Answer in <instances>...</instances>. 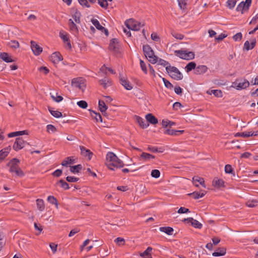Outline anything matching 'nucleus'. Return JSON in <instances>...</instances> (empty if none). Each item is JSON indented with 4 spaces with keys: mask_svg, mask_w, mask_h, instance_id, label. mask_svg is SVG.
<instances>
[{
    "mask_svg": "<svg viewBox=\"0 0 258 258\" xmlns=\"http://www.w3.org/2000/svg\"><path fill=\"white\" fill-rule=\"evenodd\" d=\"M105 164L109 169L112 170H114V168H121L124 166L122 161L111 152H108L106 155Z\"/></svg>",
    "mask_w": 258,
    "mask_h": 258,
    "instance_id": "f257e3e1",
    "label": "nucleus"
},
{
    "mask_svg": "<svg viewBox=\"0 0 258 258\" xmlns=\"http://www.w3.org/2000/svg\"><path fill=\"white\" fill-rule=\"evenodd\" d=\"M19 159L13 158L7 164V166L10 167L9 171L11 173H15L17 176L21 177L24 176V174L19 166Z\"/></svg>",
    "mask_w": 258,
    "mask_h": 258,
    "instance_id": "f03ea898",
    "label": "nucleus"
},
{
    "mask_svg": "<svg viewBox=\"0 0 258 258\" xmlns=\"http://www.w3.org/2000/svg\"><path fill=\"white\" fill-rule=\"evenodd\" d=\"M143 50L146 58L148 59L149 61L153 64L157 62L158 57L155 55L153 50L150 45L148 44L143 45Z\"/></svg>",
    "mask_w": 258,
    "mask_h": 258,
    "instance_id": "7ed1b4c3",
    "label": "nucleus"
},
{
    "mask_svg": "<svg viewBox=\"0 0 258 258\" xmlns=\"http://www.w3.org/2000/svg\"><path fill=\"white\" fill-rule=\"evenodd\" d=\"M174 54L179 58L185 60H191L194 59L195 54L192 51H188L185 49H181L174 51Z\"/></svg>",
    "mask_w": 258,
    "mask_h": 258,
    "instance_id": "20e7f679",
    "label": "nucleus"
},
{
    "mask_svg": "<svg viewBox=\"0 0 258 258\" xmlns=\"http://www.w3.org/2000/svg\"><path fill=\"white\" fill-rule=\"evenodd\" d=\"M166 70L170 77L174 80L178 81L182 79V74L177 68L169 65L166 67Z\"/></svg>",
    "mask_w": 258,
    "mask_h": 258,
    "instance_id": "39448f33",
    "label": "nucleus"
},
{
    "mask_svg": "<svg viewBox=\"0 0 258 258\" xmlns=\"http://www.w3.org/2000/svg\"><path fill=\"white\" fill-rule=\"evenodd\" d=\"M249 86V81L244 78H241L237 79L232 83L231 86L237 90H240L247 88Z\"/></svg>",
    "mask_w": 258,
    "mask_h": 258,
    "instance_id": "423d86ee",
    "label": "nucleus"
},
{
    "mask_svg": "<svg viewBox=\"0 0 258 258\" xmlns=\"http://www.w3.org/2000/svg\"><path fill=\"white\" fill-rule=\"evenodd\" d=\"M124 24L128 29L134 31H139L144 25V24H142L133 19L126 20Z\"/></svg>",
    "mask_w": 258,
    "mask_h": 258,
    "instance_id": "0eeeda50",
    "label": "nucleus"
},
{
    "mask_svg": "<svg viewBox=\"0 0 258 258\" xmlns=\"http://www.w3.org/2000/svg\"><path fill=\"white\" fill-rule=\"evenodd\" d=\"M72 84L74 87L79 88L82 91H84L86 87L84 80L81 78L73 79L72 81Z\"/></svg>",
    "mask_w": 258,
    "mask_h": 258,
    "instance_id": "6e6552de",
    "label": "nucleus"
},
{
    "mask_svg": "<svg viewBox=\"0 0 258 258\" xmlns=\"http://www.w3.org/2000/svg\"><path fill=\"white\" fill-rule=\"evenodd\" d=\"M108 48L110 51H112L114 54L118 53L119 49L118 40L116 38L112 39L110 41Z\"/></svg>",
    "mask_w": 258,
    "mask_h": 258,
    "instance_id": "1a4fd4ad",
    "label": "nucleus"
},
{
    "mask_svg": "<svg viewBox=\"0 0 258 258\" xmlns=\"http://www.w3.org/2000/svg\"><path fill=\"white\" fill-rule=\"evenodd\" d=\"M27 142L25 141L22 138L19 137L16 139L13 148L15 151H17L24 148Z\"/></svg>",
    "mask_w": 258,
    "mask_h": 258,
    "instance_id": "9d476101",
    "label": "nucleus"
},
{
    "mask_svg": "<svg viewBox=\"0 0 258 258\" xmlns=\"http://www.w3.org/2000/svg\"><path fill=\"white\" fill-rule=\"evenodd\" d=\"M80 149L81 150V154L85 157H87L88 160H91L93 156V153L90 150L86 149L83 146H80Z\"/></svg>",
    "mask_w": 258,
    "mask_h": 258,
    "instance_id": "9b49d317",
    "label": "nucleus"
},
{
    "mask_svg": "<svg viewBox=\"0 0 258 258\" xmlns=\"http://www.w3.org/2000/svg\"><path fill=\"white\" fill-rule=\"evenodd\" d=\"M91 22L98 30L101 31L102 32H104L106 36L108 35V31L107 29L102 26L100 25L99 22L97 19H92Z\"/></svg>",
    "mask_w": 258,
    "mask_h": 258,
    "instance_id": "f8f14e48",
    "label": "nucleus"
},
{
    "mask_svg": "<svg viewBox=\"0 0 258 258\" xmlns=\"http://www.w3.org/2000/svg\"><path fill=\"white\" fill-rule=\"evenodd\" d=\"M192 183L196 187H199V183L203 187L206 188V185L205 184V180L203 178L200 177L198 176H195L192 177Z\"/></svg>",
    "mask_w": 258,
    "mask_h": 258,
    "instance_id": "ddd939ff",
    "label": "nucleus"
},
{
    "mask_svg": "<svg viewBox=\"0 0 258 258\" xmlns=\"http://www.w3.org/2000/svg\"><path fill=\"white\" fill-rule=\"evenodd\" d=\"M120 83L127 90H131L133 89V86L130 83L129 81L120 75L119 77Z\"/></svg>",
    "mask_w": 258,
    "mask_h": 258,
    "instance_id": "4468645a",
    "label": "nucleus"
},
{
    "mask_svg": "<svg viewBox=\"0 0 258 258\" xmlns=\"http://www.w3.org/2000/svg\"><path fill=\"white\" fill-rule=\"evenodd\" d=\"M62 56L58 52H53L50 56V59L54 63H57L62 60Z\"/></svg>",
    "mask_w": 258,
    "mask_h": 258,
    "instance_id": "2eb2a0df",
    "label": "nucleus"
},
{
    "mask_svg": "<svg viewBox=\"0 0 258 258\" xmlns=\"http://www.w3.org/2000/svg\"><path fill=\"white\" fill-rule=\"evenodd\" d=\"M31 47L35 55H38L42 51V48L35 41H31Z\"/></svg>",
    "mask_w": 258,
    "mask_h": 258,
    "instance_id": "dca6fc26",
    "label": "nucleus"
},
{
    "mask_svg": "<svg viewBox=\"0 0 258 258\" xmlns=\"http://www.w3.org/2000/svg\"><path fill=\"white\" fill-rule=\"evenodd\" d=\"M183 222H190L191 225L195 228L201 229L202 227V224L200 223L198 221L192 218H185L183 220Z\"/></svg>",
    "mask_w": 258,
    "mask_h": 258,
    "instance_id": "f3484780",
    "label": "nucleus"
},
{
    "mask_svg": "<svg viewBox=\"0 0 258 258\" xmlns=\"http://www.w3.org/2000/svg\"><path fill=\"white\" fill-rule=\"evenodd\" d=\"M208 68L205 65H200L196 67L195 70V74L196 75H202L208 71Z\"/></svg>",
    "mask_w": 258,
    "mask_h": 258,
    "instance_id": "a211bd4d",
    "label": "nucleus"
},
{
    "mask_svg": "<svg viewBox=\"0 0 258 258\" xmlns=\"http://www.w3.org/2000/svg\"><path fill=\"white\" fill-rule=\"evenodd\" d=\"M136 121L143 128H146L149 126V123L142 117L139 116H135Z\"/></svg>",
    "mask_w": 258,
    "mask_h": 258,
    "instance_id": "6ab92c4d",
    "label": "nucleus"
},
{
    "mask_svg": "<svg viewBox=\"0 0 258 258\" xmlns=\"http://www.w3.org/2000/svg\"><path fill=\"white\" fill-rule=\"evenodd\" d=\"M99 82V84L105 89L112 85L111 81L107 77H105L103 79L100 80Z\"/></svg>",
    "mask_w": 258,
    "mask_h": 258,
    "instance_id": "aec40b11",
    "label": "nucleus"
},
{
    "mask_svg": "<svg viewBox=\"0 0 258 258\" xmlns=\"http://www.w3.org/2000/svg\"><path fill=\"white\" fill-rule=\"evenodd\" d=\"M0 58L6 62H11L14 61L12 56L6 52L1 53Z\"/></svg>",
    "mask_w": 258,
    "mask_h": 258,
    "instance_id": "412c9836",
    "label": "nucleus"
},
{
    "mask_svg": "<svg viewBox=\"0 0 258 258\" xmlns=\"http://www.w3.org/2000/svg\"><path fill=\"white\" fill-rule=\"evenodd\" d=\"M146 119L147 120V122H150L153 124H156L158 123V119L156 117H155L154 115L151 113H148L146 115Z\"/></svg>",
    "mask_w": 258,
    "mask_h": 258,
    "instance_id": "4be33fe9",
    "label": "nucleus"
},
{
    "mask_svg": "<svg viewBox=\"0 0 258 258\" xmlns=\"http://www.w3.org/2000/svg\"><path fill=\"white\" fill-rule=\"evenodd\" d=\"M11 147L9 146L0 151V161L4 160L8 156Z\"/></svg>",
    "mask_w": 258,
    "mask_h": 258,
    "instance_id": "5701e85b",
    "label": "nucleus"
},
{
    "mask_svg": "<svg viewBox=\"0 0 258 258\" xmlns=\"http://www.w3.org/2000/svg\"><path fill=\"white\" fill-rule=\"evenodd\" d=\"M213 185L217 187L220 188L224 186V181L221 179L215 178L213 180Z\"/></svg>",
    "mask_w": 258,
    "mask_h": 258,
    "instance_id": "b1692460",
    "label": "nucleus"
},
{
    "mask_svg": "<svg viewBox=\"0 0 258 258\" xmlns=\"http://www.w3.org/2000/svg\"><path fill=\"white\" fill-rule=\"evenodd\" d=\"M99 110L102 112V114H106V111L108 107L106 105L105 102L103 100H100L99 101Z\"/></svg>",
    "mask_w": 258,
    "mask_h": 258,
    "instance_id": "393cba45",
    "label": "nucleus"
},
{
    "mask_svg": "<svg viewBox=\"0 0 258 258\" xmlns=\"http://www.w3.org/2000/svg\"><path fill=\"white\" fill-rule=\"evenodd\" d=\"M248 8H247V6L244 2H241L237 7L236 10L237 11L241 12V14H243L244 12L247 11Z\"/></svg>",
    "mask_w": 258,
    "mask_h": 258,
    "instance_id": "a878e982",
    "label": "nucleus"
},
{
    "mask_svg": "<svg viewBox=\"0 0 258 258\" xmlns=\"http://www.w3.org/2000/svg\"><path fill=\"white\" fill-rule=\"evenodd\" d=\"M226 249L224 247L219 248L217 251H215L212 253V255L214 256H220L225 254Z\"/></svg>",
    "mask_w": 258,
    "mask_h": 258,
    "instance_id": "bb28decb",
    "label": "nucleus"
},
{
    "mask_svg": "<svg viewBox=\"0 0 258 258\" xmlns=\"http://www.w3.org/2000/svg\"><path fill=\"white\" fill-rule=\"evenodd\" d=\"M159 230L162 232H164L169 235L173 234V229L170 227H160Z\"/></svg>",
    "mask_w": 258,
    "mask_h": 258,
    "instance_id": "cd10ccee",
    "label": "nucleus"
},
{
    "mask_svg": "<svg viewBox=\"0 0 258 258\" xmlns=\"http://www.w3.org/2000/svg\"><path fill=\"white\" fill-rule=\"evenodd\" d=\"M91 116L94 118L97 122H102V118L99 113H97L94 111L90 112Z\"/></svg>",
    "mask_w": 258,
    "mask_h": 258,
    "instance_id": "c85d7f7f",
    "label": "nucleus"
},
{
    "mask_svg": "<svg viewBox=\"0 0 258 258\" xmlns=\"http://www.w3.org/2000/svg\"><path fill=\"white\" fill-rule=\"evenodd\" d=\"M255 40H253L250 44L248 41H246L244 44V48L246 50L252 49L255 46Z\"/></svg>",
    "mask_w": 258,
    "mask_h": 258,
    "instance_id": "c756f323",
    "label": "nucleus"
},
{
    "mask_svg": "<svg viewBox=\"0 0 258 258\" xmlns=\"http://www.w3.org/2000/svg\"><path fill=\"white\" fill-rule=\"evenodd\" d=\"M75 163V160L72 159V157H67L65 160H63L61 164L63 166L67 167L69 164H74Z\"/></svg>",
    "mask_w": 258,
    "mask_h": 258,
    "instance_id": "7c9ffc66",
    "label": "nucleus"
},
{
    "mask_svg": "<svg viewBox=\"0 0 258 258\" xmlns=\"http://www.w3.org/2000/svg\"><path fill=\"white\" fill-rule=\"evenodd\" d=\"M196 63L194 61H191L187 63L185 69L187 73H188L192 71V70H196Z\"/></svg>",
    "mask_w": 258,
    "mask_h": 258,
    "instance_id": "2f4dec72",
    "label": "nucleus"
},
{
    "mask_svg": "<svg viewBox=\"0 0 258 258\" xmlns=\"http://www.w3.org/2000/svg\"><path fill=\"white\" fill-rule=\"evenodd\" d=\"M253 134L252 132L237 133L235 134L234 136L236 137H241L243 138H248L252 136Z\"/></svg>",
    "mask_w": 258,
    "mask_h": 258,
    "instance_id": "473e14b6",
    "label": "nucleus"
},
{
    "mask_svg": "<svg viewBox=\"0 0 258 258\" xmlns=\"http://www.w3.org/2000/svg\"><path fill=\"white\" fill-rule=\"evenodd\" d=\"M69 25L71 30L74 33H77L78 32V28L77 25L75 24L73 20L70 19L69 20Z\"/></svg>",
    "mask_w": 258,
    "mask_h": 258,
    "instance_id": "72a5a7b5",
    "label": "nucleus"
},
{
    "mask_svg": "<svg viewBox=\"0 0 258 258\" xmlns=\"http://www.w3.org/2000/svg\"><path fill=\"white\" fill-rule=\"evenodd\" d=\"M205 194L206 191H205L202 193H199L198 192L195 191L194 192L188 194V195L190 196H192L195 199H198L200 198L203 197L205 195Z\"/></svg>",
    "mask_w": 258,
    "mask_h": 258,
    "instance_id": "f704fd0d",
    "label": "nucleus"
},
{
    "mask_svg": "<svg viewBox=\"0 0 258 258\" xmlns=\"http://www.w3.org/2000/svg\"><path fill=\"white\" fill-rule=\"evenodd\" d=\"M82 168V166L81 164L72 166L70 167V171L73 173H79Z\"/></svg>",
    "mask_w": 258,
    "mask_h": 258,
    "instance_id": "c9c22d12",
    "label": "nucleus"
},
{
    "mask_svg": "<svg viewBox=\"0 0 258 258\" xmlns=\"http://www.w3.org/2000/svg\"><path fill=\"white\" fill-rule=\"evenodd\" d=\"M246 206L250 208H254L258 205V201L256 200H248L246 203Z\"/></svg>",
    "mask_w": 258,
    "mask_h": 258,
    "instance_id": "e433bc0d",
    "label": "nucleus"
},
{
    "mask_svg": "<svg viewBox=\"0 0 258 258\" xmlns=\"http://www.w3.org/2000/svg\"><path fill=\"white\" fill-rule=\"evenodd\" d=\"M49 111L51 113L52 115H53L54 117L58 118L61 116H62V113L61 112L57 111V110H53L52 108L49 107L48 108Z\"/></svg>",
    "mask_w": 258,
    "mask_h": 258,
    "instance_id": "4c0bfd02",
    "label": "nucleus"
},
{
    "mask_svg": "<svg viewBox=\"0 0 258 258\" xmlns=\"http://www.w3.org/2000/svg\"><path fill=\"white\" fill-rule=\"evenodd\" d=\"M36 203L38 209L40 211H42L44 210V202L41 199H37L36 200Z\"/></svg>",
    "mask_w": 258,
    "mask_h": 258,
    "instance_id": "58836bf2",
    "label": "nucleus"
},
{
    "mask_svg": "<svg viewBox=\"0 0 258 258\" xmlns=\"http://www.w3.org/2000/svg\"><path fill=\"white\" fill-rule=\"evenodd\" d=\"M56 184H60L61 187H62L65 190H67V189H68L70 188L69 184L62 179H60V180H59L57 182Z\"/></svg>",
    "mask_w": 258,
    "mask_h": 258,
    "instance_id": "ea45409f",
    "label": "nucleus"
},
{
    "mask_svg": "<svg viewBox=\"0 0 258 258\" xmlns=\"http://www.w3.org/2000/svg\"><path fill=\"white\" fill-rule=\"evenodd\" d=\"M48 201L52 204L55 205L57 208H58V202L55 198L53 196H49L47 198Z\"/></svg>",
    "mask_w": 258,
    "mask_h": 258,
    "instance_id": "a19ab883",
    "label": "nucleus"
},
{
    "mask_svg": "<svg viewBox=\"0 0 258 258\" xmlns=\"http://www.w3.org/2000/svg\"><path fill=\"white\" fill-rule=\"evenodd\" d=\"M141 157L143 158L145 160H149L150 159H154L155 158V156L150 154H149V153H144L143 152L141 155Z\"/></svg>",
    "mask_w": 258,
    "mask_h": 258,
    "instance_id": "79ce46f5",
    "label": "nucleus"
},
{
    "mask_svg": "<svg viewBox=\"0 0 258 258\" xmlns=\"http://www.w3.org/2000/svg\"><path fill=\"white\" fill-rule=\"evenodd\" d=\"M148 150L152 152H160L162 153L163 151V150L162 148H157L155 147L149 146L148 148Z\"/></svg>",
    "mask_w": 258,
    "mask_h": 258,
    "instance_id": "37998d69",
    "label": "nucleus"
},
{
    "mask_svg": "<svg viewBox=\"0 0 258 258\" xmlns=\"http://www.w3.org/2000/svg\"><path fill=\"white\" fill-rule=\"evenodd\" d=\"M152 248L148 247L144 252L140 253V256L144 257L146 256H151L150 252L152 251Z\"/></svg>",
    "mask_w": 258,
    "mask_h": 258,
    "instance_id": "c03bdc74",
    "label": "nucleus"
},
{
    "mask_svg": "<svg viewBox=\"0 0 258 258\" xmlns=\"http://www.w3.org/2000/svg\"><path fill=\"white\" fill-rule=\"evenodd\" d=\"M81 14L79 12H76L73 15V18L77 23H80Z\"/></svg>",
    "mask_w": 258,
    "mask_h": 258,
    "instance_id": "a18cd8bd",
    "label": "nucleus"
},
{
    "mask_svg": "<svg viewBox=\"0 0 258 258\" xmlns=\"http://www.w3.org/2000/svg\"><path fill=\"white\" fill-rule=\"evenodd\" d=\"M236 4V0H228L227 2V6L230 9H233Z\"/></svg>",
    "mask_w": 258,
    "mask_h": 258,
    "instance_id": "49530a36",
    "label": "nucleus"
},
{
    "mask_svg": "<svg viewBox=\"0 0 258 258\" xmlns=\"http://www.w3.org/2000/svg\"><path fill=\"white\" fill-rule=\"evenodd\" d=\"M99 5L103 8L107 9L108 6L107 0H98Z\"/></svg>",
    "mask_w": 258,
    "mask_h": 258,
    "instance_id": "de8ad7c7",
    "label": "nucleus"
},
{
    "mask_svg": "<svg viewBox=\"0 0 258 258\" xmlns=\"http://www.w3.org/2000/svg\"><path fill=\"white\" fill-rule=\"evenodd\" d=\"M77 104L80 107L83 109L86 108L88 106L87 102L84 100L79 101Z\"/></svg>",
    "mask_w": 258,
    "mask_h": 258,
    "instance_id": "09e8293b",
    "label": "nucleus"
},
{
    "mask_svg": "<svg viewBox=\"0 0 258 258\" xmlns=\"http://www.w3.org/2000/svg\"><path fill=\"white\" fill-rule=\"evenodd\" d=\"M162 80H163V81L164 83V85L166 88H169L170 89H171L173 88V86L169 81H168L167 80H166L164 78H162Z\"/></svg>",
    "mask_w": 258,
    "mask_h": 258,
    "instance_id": "8fccbe9b",
    "label": "nucleus"
},
{
    "mask_svg": "<svg viewBox=\"0 0 258 258\" xmlns=\"http://www.w3.org/2000/svg\"><path fill=\"white\" fill-rule=\"evenodd\" d=\"M9 45L11 47L17 48L19 47V43L15 40H12L9 42Z\"/></svg>",
    "mask_w": 258,
    "mask_h": 258,
    "instance_id": "3c124183",
    "label": "nucleus"
},
{
    "mask_svg": "<svg viewBox=\"0 0 258 258\" xmlns=\"http://www.w3.org/2000/svg\"><path fill=\"white\" fill-rule=\"evenodd\" d=\"M160 175V172L159 170L157 169H154L151 172V176L154 178H158Z\"/></svg>",
    "mask_w": 258,
    "mask_h": 258,
    "instance_id": "603ef678",
    "label": "nucleus"
},
{
    "mask_svg": "<svg viewBox=\"0 0 258 258\" xmlns=\"http://www.w3.org/2000/svg\"><path fill=\"white\" fill-rule=\"evenodd\" d=\"M211 92L216 97H221L222 96V92L220 90H212Z\"/></svg>",
    "mask_w": 258,
    "mask_h": 258,
    "instance_id": "864d4df0",
    "label": "nucleus"
},
{
    "mask_svg": "<svg viewBox=\"0 0 258 258\" xmlns=\"http://www.w3.org/2000/svg\"><path fill=\"white\" fill-rule=\"evenodd\" d=\"M158 64H160V65H161V66H163L164 67H165V66H168L169 65V63L168 61L163 59H161V58H159V59H158Z\"/></svg>",
    "mask_w": 258,
    "mask_h": 258,
    "instance_id": "5fc2aeb1",
    "label": "nucleus"
},
{
    "mask_svg": "<svg viewBox=\"0 0 258 258\" xmlns=\"http://www.w3.org/2000/svg\"><path fill=\"white\" fill-rule=\"evenodd\" d=\"M165 134H167L171 136H177L176 130L172 129H167L164 132Z\"/></svg>",
    "mask_w": 258,
    "mask_h": 258,
    "instance_id": "6e6d98bb",
    "label": "nucleus"
},
{
    "mask_svg": "<svg viewBox=\"0 0 258 258\" xmlns=\"http://www.w3.org/2000/svg\"><path fill=\"white\" fill-rule=\"evenodd\" d=\"M140 66H141V68L142 69V70L146 74H147V68H146V64L144 62V61L143 60H142V59H140Z\"/></svg>",
    "mask_w": 258,
    "mask_h": 258,
    "instance_id": "4d7b16f0",
    "label": "nucleus"
},
{
    "mask_svg": "<svg viewBox=\"0 0 258 258\" xmlns=\"http://www.w3.org/2000/svg\"><path fill=\"white\" fill-rule=\"evenodd\" d=\"M66 180L70 182H75L78 181L79 180V178L74 176H67L66 177Z\"/></svg>",
    "mask_w": 258,
    "mask_h": 258,
    "instance_id": "13d9d810",
    "label": "nucleus"
},
{
    "mask_svg": "<svg viewBox=\"0 0 258 258\" xmlns=\"http://www.w3.org/2000/svg\"><path fill=\"white\" fill-rule=\"evenodd\" d=\"M225 171L227 173H232L233 172V169L230 165L227 164L225 166Z\"/></svg>",
    "mask_w": 258,
    "mask_h": 258,
    "instance_id": "bf43d9fd",
    "label": "nucleus"
},
{
    "mask_svg": "<svg viewBox=\"0 0 258 258\" xmlns=\"http://www.w3.org/2000/svg\"><path fill=\"white\" fill-rule=\"evenodd\" d=\"M172 35L173 37H174L175 38L179 40H182L184 37L183 35H182V34L176 32L172 33Z\"/></svg>",
    "mask_w": 258,
    "mask_h": 258,
    "instance_id": "052dcab7",
    "label": "nucleus"
},
{
    "mask_svg": "<svg viewBox=\"0 0 258 258\" xmlns=\"http://www.w3.org/2000/svg\"><path fill=\"white\" fill-rule=\"evenodd\" d=\"M46 128H47V131L48 133H50V132H55V131H56V127L52 124L47 125L46 126Z\"/></svg>",
    "mask_w": 258,
    "mask_h": 258,
    "instance_id": "680f3d73",
    "label": "nucleus"
},
{
    "mask_svg": "<svg viewBox=\"0 0 258 258\" xmlns=\"http://www.w3.org/2000/svg\"><path fill=\"white\" fill-rule=\"evenodd\" d=\"M242 37V35L241 33L239 32L233 36V39L236 41H240L241 40Z\"/></svg>",
    "mask_w": 258,
    "mask_h": 258,
    "instance_id": "e2e57ef3",
    "label": "nucleus"
},
{
    "mask_svg": "<svg viewBox=\"0 0 258 258\" xmlns=\"http://www.w3.org/2000/svg\"><path fill=\"white\" fill-rule=\"evenodd\" d=\"M189 210L187 208H185L184 207H180L177 212L179 214H183V213H186L189 212Z\"/></svg>",
    "mask_w": 258,
    "mask_h": 258,
    "instance_id": "0e129e2a",
    "label": "nucleus"
},
{
    "mask_svg": "<svg viewBox=\"0 0 258 258\" xmlns=\"http://www.w3.org/2000/svg\"><path fill=\"white\" fill-rule=\"evenodd\" d=\"M115 242L118 243L119 245H124L125 243V240L123 238L121 237H117L115 239Z\"/></svg>",
    "mask_w": 258,
    "mask_h": 258,
    "instance_id": "69168bd1",
    "label": "nucleus"
},
{
    "mask_svg": "<svg viewBox=\"0 0 258 258\" xmlns=\"http://www.w3.org/2000/svg\"><path fill=\"white\" fill-rule=\"evenodd\" d=\"M59 36L63 40V42L66 43V41L69 40V37L67 34H64L62 32H60Z\"/></svg>",
    "mask_w": 258,
    "mask_h": 258,
    "instance_id": "338daca9",
    "label": "nucleus"
},
{
    "mask_svg": "<svg viewBox=\"0 0 258 258\" xmlns=\"http://www.w3.org/2000/svg\"><path fill=\"white\" fill-rule=\"evenodd\" d=\"M49 246H50V248L51 249L53 253H55L57 250V245L55 244L54 243H50L49 244Z\"/></svg>",
    "mask_w": 258,
    "mask_h": 258,
    "instance_id": "774afa93",
    "label": "nucleus"
}]
</instances>
